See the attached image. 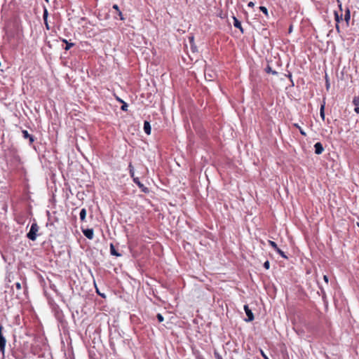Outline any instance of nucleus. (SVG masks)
Wrapping results in <instances>:
<instances>
[{
    "label": "nucleus",
    "mask_w": 359,
    "mask_h": 359,
    "mask_svg": "<svg viewBox=\"0 0 359 359\" xmlns=\"http://www.w3.org/2000/svg\"><path fill=\"white\" fill-rule=\"evenodd\" d=\"M39 229V227L37 224L34 222L31 226L29 231L27 234V237L31 241H35L36 238V233L38 232Z\"/></svg>",
    "instance_id": "obj_1"
},
{
    "label": "nucleus",
    "mask_w": 359,
    "mask_h": 359,
    "mask_svg": "<svg viewBox=\"0 0 359 359\" xmlns=\"http://www.w3.org/2000/svg\"><path fill=\"white\" fill-rule=\"evenodd\" d=\"M3 326L0 325V353H1L3 355H4L6 339L5 337L3 335Z\"/></svg>",
    "instance_id": "obj_2"
},
{
    "label": "nucleus",
    "mask_w": 359,
    "mask_h": 359,
    "mask_svg": "<svg viewBox=\"0 0 359 359\" xmlns=\"http://www.w3.org/2000/svg\"><path fill=\"white\" fill-rule=\"evenodd\" d=\"M133 182L138 186V187L143 191L144 193H148L149 189L146 187L139 180L138 177H133Z\"/></svg>",
    "instance_id": "obj_3"
},
{
    "label": "nucleus",
    "mask_w": 359,
    "mask_h": 359,
    "mask_svg": "<svg viewBox=\"0 0 359 359\" xmlns=\"http://www.w3.org/2000/svg\"><path fill=\"white\" fill-rule=\"evenodd\" d=\"M215 76V74L210 68L205 69V78L208 81H212Z\"/></svg>",
    "instance_id": "obj_4"
},
{
    "label": "nucleus",
    "mask_w": 359,
    "mask_h": 359,
    "mask_svg": "<svg viewBox=\"0 0 359 359\" xmlns=\"http://www.w3.org/2000/svg\"><path fill=\"white\" fill-rule=\"evenodd\" d=\"M244 310L248 316V319L246 320V321H248V322L252 321L254 320V315H253L252 311L250 309L248 305L244 306Z\"/></svg>",
    "instance_id": "obj_5"
},
{
    "label": "nucleus",
    "mask_w": 359,
    "mask_h": 359,
    "mask_svg": "<svg viewBox=\"0 0 359 359\" xmlns=\"http://www.w3.org/2000/svg\"><path fill=\"white\" fill-rule=\"evenodd\" d=\"M83 235L88 239H93L94 236V231L93 229H82Z\"/></svg>",
    "instance_id": "obj_6"
},
{
    "label": "nucleus",
    "mask_w": 359,
    "mask_h": 359,
    "mask_svg": "<svg viewBox=\"0 0 359 359\" xmlns=\"http://www.w3.org/2000/svg\"><path fill=\"white\" fill-rule=\"evenodd\" d=\"M22 137L25 139H28L29 144H32L34 142V137L30 134H29L28 131L26 130H22Z\"/></svg>",
    "instance_id": "obj_7"
},
{
    "label": "nucleus",
    "mask_w": 359,
    "mask_h": 359,
    "mask_svg": "<svg viewBox=\"0 0 359 359\" xmlns=\"http://www.w3.org/2000/svg\"><path fill=\"white\" fill-rule=\"evenodd\" d=\"M314 148H315V153L318 155L321 154L324 151L323 146L320 142H316L314 144Z\"/></svg>",
    "instance_id": "obj_8"
},
{
    "label": "nucleus",
    "mask_w": 359,
    "mask_h": 359,
    "mask_svg": "<svg viewBox=\"0 0 359 359\" xmlns=\"http://www.w3.org/2000/svg\"><path fill=\"white\" fill-rule=\"evenodd\" d=\"M144 131L147 135L151 134V126L150 123L147 121L144 123Z\"/></svg>",
    "instance_id": "obj_9"
},
{
    "label": "nucleus",
    "mask_w": 359,
    "mask_h": 359,
    "mask_svg": "<svg viewBox=\"0 0 359 359\" xmlns=\"http://www.w3.org/2000/svg\"><path fill=\"white\" fill-rule=\"evenodd\" d=\"M233 25L235 27L238 28L242 32H243L241 23L236 17H233Z\"/></svg>",
    "instance_id": "obj_10"
},
{
    "label": "nucleus",
    "mask_w": 359,
    "mask_h": 359,
    "mask_svg": "<svg viewBox=\"0 0 359 359\" xmlns=\"http://www.w3.org/2000/svg\"><path fill=\"white\" fill-rule=\"evenodd\" d=\"M110 253H111V255H114V256H116V257H119V256H121V254H119V253L116 250L115 247H114V245L112 243H111V244H110Z\"/></svg>",
    "instance_id": "obj_11"
},
{
    "label": "nucleus",
    "mask_w": 359,
    "mask_h": 359,
    "mask_svg": "<svg viewBox=\"0 0 359 359\" xmlns=\"http://www.w3.org/2000/svg\"><path fill=\"white\" fill-rule=\"evenodd\" d=\"M80 219L81 222H84L86 217V210L85 208H82L79 213Z\"/></svg>",
    "instance_id": "obj_12"
},
{
    "label": "nucleus",
    "mask_w": 359,
    "mask_h": 359,
    "mask_svg": "<svg viewBox=\"0 0 359 359\" xmlns=\"http://www.w3.org/2000/svg\"><path fill=\"white\" fill-rule=\"evenodd\" d=\"M62 42L65 43H66V46L65 47V50H69L72 47H73L74 46V43H72V42H69L67 41L66 39H62Z\"/></svg>",
    "instance_id": "obj_13"
},
{
    "label": "nucleus",
    "mask_w": 359,
    "mask_h": 359,
    "mask_svg": "<svg viewBox=\"0 0 359 359\" xmlns=\"http://www.w3.org/2000/svg\"><path fill=\"white\" fill-rule=\"evenodd\" d=\"M350 19H351L350 11H349V9H347L346 11L345 15H344V20L346 22L347 25H348Z\"/></svg>",
    "instance_id": "obj_14"
},
{
    "label": "nucleus",
    "mask_w": 359,
    "mask_h": 359,
    "mask_svg": "<svg viewBox=\"0 0 359 359\" xmlns=\"http://www.w3.org/2000/svg\"><path fill=\"white\" fill-rule=\"evenodd\" d=\"M128 169H129L130 175L133 179V177H135L134 168L131 163H129Z\"/></svg>",
    "instance_id": "obj_15"
},
{
    "label": "nucleus",
    "mask_w": 359,
    "mask_h": 359,
    "mask_svg": "<svg viewBox=\"0 0 359 359\" xmlns=\"http://www.w3.org/2000/svg\"><path fill=\"white\" fill-rule=\"evenodd\" d=\"M320 116L323 120H325V103L320 106Z\"/></svg>",
    "instance_id": "obj_16"
},
{
    "label": "nucleus",
    "mask_w": 359,
    "mask_h": 359,
    "mask_svg": "<svg viewBox=\"0 0 359 359\" xmlns=\"http://www.w3.org/2000/svg\"><path fill=\"white\" fill-rule=\"evenodd\" d=\"M334 18L335 21L339 23L341 20H342V14H339L337 11L334 12Z\"/></svg>",
    "instance_id": "obj_17"
},
{
    "label": "nucleus",
    "mask_w": 359,
    "mask_h": 359,
    "mask_svg": "<svg viewBox=\"0 0 359 359\" xmlns=\"http://www.w3.org/2000/svg\"><path fill=\"white\" fill-rule=\"evenodd\" d=\"M294 126L297 128L299 129V133L303 135V136H306V132L297 124V123H294Z\"/></svg>",
    "instance_id": "obj_18"
},
{
    "label": "nucleus",
    "mask_w": 359,
    "mask_h": 359,
    "mask_svg": "<svg viewBox=\"0 0 359 359\" xmlns=\"http://www.w3.org/2000/svg\"><path fill=\"white\" fill-rule=\"evenodd\" d=\"M47 17H48V11L47 9H44V12H43V20L45 21V23H46V27L47 29H48L49 27H48V23L46 22V19H47Z\"/></svg>",
    "instance_id": "obj_19"
},
{
    "label": "nucleus",
    "mask_w": 359,
    "mask_h": 359,
    "mask_svg": "<svg viewBox=\"0 0 359 359\" xmlns=\"http://www.w3.org/2000/svg\"><path fill=\"white\" fill-rule=\"evenodd\" d=\"M266 72L267 73H271V74H274V75H276L278 74V72H276L275 70H273L272 68L270 66H267L266 67Z\"/></svg>",
    "instance_id": "obj_20"
},
{
    "label": "nucleus",
    "mask_w": 359,
    "mask_h": 359,
    "mask_svg": "<svg viewBox=\"0 0 359 359\" xmlns=\"http://www.w3.org/2000/svg\"><path fill=\"white\" fill-rule=\"evenodd\" d=\"M353 104L355 107L359 106V97H358V96H355V97H353Z\"/></svg>",
    "instance_id": "obj_21"
},
{
    "label": "nucleus",
    "mask_w": 359,
    "mask_h": 359,
    "mask_svg": "<svg viewBox=\"0 0 359 359\" xmlns=\"http://www.w3.org/2000/svg\"><path fill=\"white\" fill-rule=\"evenodd\" d=\"M276 251L283 258H287L285 252L282 251L279 248L276 250Z\"/></svg>",
    "instance_id": "obj_22"
},
{
    "label": "nucleus",
    "mask_w": 359,
    "mask_h": 359,
    "mask_svg": "<svg viewBox=\"0 0 359 359\" xmlns=\"http://www.w3.org/2000/svg\"><path fill=\"white\" fill-rule=\"evenodd\" d=\"M259 9L262 12H263L266 16L269 15L268 10L265 6H260Z\"/></svg>",
    "instance_id": "obj_23"
},
{
    "label": "nucleus",
    "mask_w": 359,
    "mask_h": 359,
    "mask_svg": "<svg viewBox=\"0 0 359 359\" xmlns=\"http://www.w3.org/2000/svg\"><path fill=\"white\" fill-rule=\"evenodd\" d=\"M269 245L276 250L277 248H278L277 244L272 241H269Z\"/></svg>",
    "instance_id": "obj_24"
},
{
    "label": "nucleus",
    "mask_w": 359,
    "mask_h": 359,
    "mask_svg": "<svg viewBox=\"0 0 359 359\" xmlns=\"http://www.w3.org/2000/svg\"><path fill=\"white\" fill-rule=\"evenodd\" d=\"M122 104H123L121 107V109L123 110V111H127L128 110V104L126 102H123Z\"/></svg>",
    "instance_id": "obj_25"
},
{
    "label": "nucleus",
    "mask_w": 359,
    "mask_h": 359,
    "mask_svg": "<svg viewBox=\"0 0 359 359\" xmlns=\"http://www.w3.org/2000/svg\"><path fill=\"white\" fill-rule=\"evenodd\" d=\"M156 318L159 323L163 322L164 320L163 316L161 313H158Z\"/></svg>",
    "instance_id": "obj_26"
},
{
    "label": "nucleus",
    "mask_w": 359,
    "mask_h": 359,
    "mask_svg": "<svg viewBox=\"0 0 359 359\" xmlns=\"http://www.w3.org/2000/svg\"><path fill=\"white\" fill-rule=\"evenodd\" d=\"M264 267L266 269H269V267H270V263L269 261H266L264 263Z\"/></svg>",
    "instance_id": "obj_27"
},
{
    "label": "nucleus",
    "mask_w": 359,
    "mask_h": 359,
    "mask_svg": "<svg viewBox=\"0 0 359 359\" xmlns=\"http://www.w3.org/2000/svg\"><path fill=\"white\" fill-rule=\"evenodd\" d=\"M15 287H16V288L18 290H20L21 289V284L19 282H18V283H15Z\"/></svg>",
    "instance_id": "obj_28"
},
{
    "label": "nucleus",
    "mask_w": 359,
    "mask_h": 359,
    "mask_svg": "<svg viewBox=\"0 0 359 359\" xmlns=\"http://www.w3.org/2000/svg\"><path fill=\"white\" fill-rule=\"evenodd\" d=\"M261 354H262V355L263 356V358H264V359H269V358L267 357V355L264 353V351H262V350H261Z\"/></svg>",
    "instance_id": "obj_29"
},
{
    "label": "nucleus",
    "mask_w": 359,
    "mask_h": 359,
    "mask_svg": "<svg viewBox=\"0 0 359 359\" xmlns=\"http://www.w3.org/2000/svg\"><path fill=\"white\" fill-rule=\"evenodd\" d=\"M113 8L115 9L117 12L120 11V9H119L118 5H116V4H114L113 6Z\"/></svg>",
    "instance_id": "obj_30"
},
{
    "label": "nucleus",
    "mask_w": 359,
    "mask_h": 359,
    "mask_svg": "<svg viewBox=\"0 0 359 359\" xmlns=\"http://www.w3.org/2000/svg\"><path fill=\"white\" fill-rule=\"evenodd\" d=\"M118 15H119V17H120V19H121V20H124V18H123V14H122L121 11H118Z\"/></svg>",
    "instance_id": "obj_31"
},
{
    "label": "nucleus",
    "mask_w": 359,
    "mask_h": 359,
    "mask_svg": "<svg viewBox=\"0 0 359 359\" xmlns=\"http://www.w3.org/2000/svg\"><path fill=\"white\" fill-rule=\"evenodd\" d=\"M323 279H324L325 282L327 284L328 283V277H327V276L325 275L323 276Z\"/></svg>",
    "instance_id": "obj_32"
},
{
    "label": "nucleus",
    "mask_w": 359,
    "mask_h": 359,
    "mask_svg": "<svg viewBox=\"0 0 359 359\" xmlns=\"http://www.w3.org/2000/svg\"><path fill=\"white\" fill-rule=\"evenodd\" d=\"M255 6V4L252 1H250L248 4V7H253Z\"/></svg>",
    "instance_id": "obj_33"
},
{
    "label": "nucleus",
    "mask_w": 359,
    "mask_h": 359,
    "mask_svg": "<svg viewBox=\"0 0 359 359\" xmlns=\"http://www.w3.org/2000/svg\"><path fill=\"white\" fill-rule=\"evenodd\" d=\"M338 24H339V23H337V24H336V29H337V32H340V29H339V25H338Z\"/></svg>",
    "instance_id": "obj_34"
},
{
    "label": "nucleus",
    "mask_w": 359,
    "mask_h": 359,
    "mask_svg": "<svg viewBox=\"0 0 359 359\" xmlns=\"http://www.w3.org/2000/svg\"><path fill=\"white\" fill-rule=\"evenodd\" d=\"M354 111H355V113L359 114V106L356 107Z\"/></svg>",
    "instance_id": "obj_35"
},
{
    "label": "nucleus",
    "mask_w": 359,
    "mask_h": 359,
    "mask_svg": "<svg viewBox=\"0 0 359 359\" xmlns=\"http://www.w3.org/2000/svg\"><path fill=\"white\" fill-rule=\"evenodd\" d=\"M329 87H330V83H329V82L327 81V82H326V88H327V89H328V88H329Z\"/></svg>",
    "instance_id": "obj_36"
},
{
    "label": "nucleus",
    "mask_w": 359,
    "mask_h": 359,
    "mask_svg": "<svg viewBox=\"0 0 359 359\" xmlns=\"http://www.w3.org/2000/svg\"><path fill=\"white\" fill-rule=\"evenodd\" d=\"M117 100L119 101L120 102L123 103L124 101L122 100L120 98H117Z\"/></svg>",
    "instance_id": "obj_37"
},
{
    "label": "nucleus",
    "mask_w": 359,
    "mask_h": 359,
    "mask_svg": "<svg viewBox=\"0 0 359 359\" xmlns=\"http://www.w3.org/2000/svg\"><path fill=\"white\" fill-rule=\"evenodd\" d=\"M189 39H190L191 41H193L194 40V36L189 37Z\"/></svg>",
    "instance_id": "obj_38"
},
{
    "label": "nucleus",
    "mask_w": 359,
    "mask_h": 359,
    "mask_svg": "<svg viewBox=\"0 0 359 359\" xmlns=\"http://www.w3.org/2000/svg\"><path fill=\"white\" fill-rule=\"evenodd\" d=\"M45 1H47V2L48 1V0H45Z\"/></svg>",
    "instance_id": "obj_39"
},
{
    "label": "nucleus",
    "mask_w": 359,
    "mask_h": 359,
    "mask_svg": "<svg viewBox=\"0 0 359 359\" xmlns=\"http://www.w3.org/2000/svg\"><path fill=\"white\" fill-rule=\"evenodd\" d=\"M357 224H358V226H359V223H358Z\"/></svg>",
    "instance_id": "obj_40"
},
{
    "label": "nucleus",
    "mask_w": 359,
    "mask_h": 359,
    "mask_svg": "<svg viewBox=\"0 0 359 359\" xmlns=\"http://www.w3.org/2000/svg\"><path fill=\"white\" fill-rule=\"evenodd\" d=\"M218 359H222V358H219Z\"/></svg>",
    "instance_id": "obj_41"
}]
</instances>
